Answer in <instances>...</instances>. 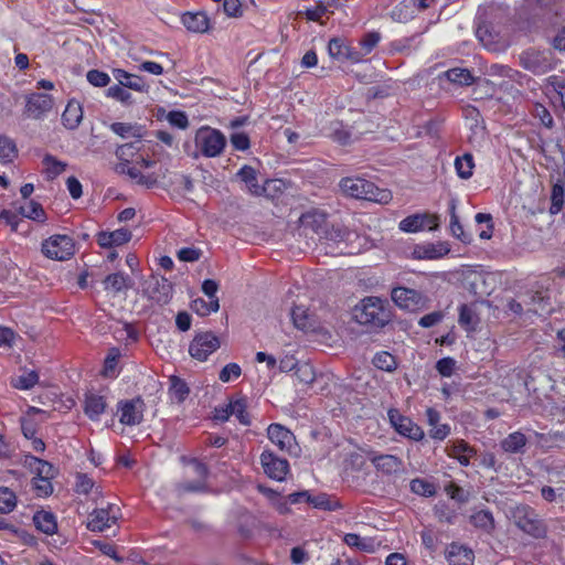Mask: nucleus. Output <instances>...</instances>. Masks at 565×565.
Returning <instances> with one entry per match:
<instances>
[{"instance_id":"obj_43","label":"nucleus","mask_w":565,"mask_h":565,"mask_svg":"<svg viewBox=\"0 0 565 565\" xmlns=\"http://www.w3.org/2000/svg\"><path fill=\"white\" fill-rule=\"evenodd\" d=\"M169 393L173 401L182 403L188 397L190 390L183 380L179 379L178 376H171Z\"/></svg>"},{"instance_id":"obj_56","label":"nucleus","mask_w":565,"mask_h":565,"mask_svg":"<svg viewBox=\"0 0 565 565\" xmlns=\"http://www.w3.org/2000/svg\"><path fill=\"white\" fill-rule=\"evenodd\" d=\"M290 315L296 328L305 330L309 327L308 311L303 306L295 305Z\"/></svg>"},{"instance_id":"obj_36","label":"nucleus","mask_w":565,"mask_h":565,"mask_svg":"<svg viewBox=\"0 0 565 565\" xmlns=\"http://www.w3.org/2000/svg\"><path fill=\"white\" fill-rule=\"evenodd\" d=\"M19 211L21 215L34 222L45 223L47 220L43 206L33 200L20 206Z\"/></svg>"},{"instance_id":"obj_59","label":"nucleus","mask_w":565,"mask_h":565,"mask_svg":"<svg viewBox=\"0 0 565 565\" xmlns=\"http://www.w3.org/2000/svg\"><path fill=\"white\" fill-rule=\"evenodd\" d=\"M241 374L242 369L237 363H228L221 370L218 379L221 382L227 383L238 379Z\"/></svg>"},{"instance_id":"obj_33","label":"nucleus","mask_w":565,"mask_h":565,"mask_svg":"<svg viewBox=\"0 0 565 565\" xmlns=\"http://www.w3.org/2000/svg\"><path fill=\"white\" fill-rule=\"evenodd\" d=\"M43 173L46 179L54 180L66 170V162L56 159L52 154H45L42 160Z\"/></svg>"},{"instance_id":"obj_46","label":"nucleus","mask_w":565,"mask_h":565,"mask_svg":"<svg viewBox=\"0 0 565 565\" xmlns=\"http://www.w3.org/2000/svg\"><path fill=\"white\" fill-rule=\"evenodd\" d=\"M39 382V374L35 371L23 372L21 375L12 380L13 387L22 391L33 388Z\"/></svg>"},{"instance_id":"obj_27","label":"nucleus","mask_w":565,"mask_h":565,"mask_svg":"<svg viewBox=\"0 0 565 565\" xmlns=\"http://www.w3.org/2000/svg\"><path fill=\"white\" fill-rule=\"evenodd\" d=\"M447 455L458 460V462L467 467L470 459L476 455V450L470 447L465 440H456L447 447Z\"/></svg>"},{"instance_id":"obj_61","label":"nucleus","mask_w":565,"mask_h":565,"mask_svg":"<svg viewBox=\"0 0 565 565\" xmlns=\"http://www.w3.org/2000/svg\"><path fill=\"white\" fill-rule=\"evenodd\" d=\"M119 352L113 349L105 359L104 363V375L107 377H115L117 375L116 367L118 363Z\"/></svg>"},{"instance_id":"obj_57","label":"nucleus","mask_w":565,"mask_h":565,"mask_svg":"<svg viewBox=\"0 0 565 565\" xmlns=\"http://www.w3.org/2000/svg\"><path fill=\"white\" fill-rule=\"evenodd\" d=\"M53 479L33 478L32 486L35 494L41 498H46L53 493Z\"/></svg>"},{"instance_id":"obj_19","label":"nucleus","mask_w":565,"mask_h":565,"mask_svg":"<svg viewBox=\"0 0 565 565\" xmlns=\"http://www.w3.org/2000/svg\"><path fill=\"white\" fill-rule=\"evenodd\" d=\"M145 291L153 301L158 303H167L172 295V285L166 278L152 277L147 281Z\"/></svg>"},{"instance_id":"obj_18","label":"nucleus","mask_w":565,"mask_h":565,"mask_svg":"<svg viewBox=\"0 0 565 565\" xmlns=\"http://www.w3.org/2000/svg\"><path fill=\"white\" fill-rule=\"evenodd\" d=\"M371 463L376 468L377 471L385 475H396L403 470V461L401 458L393 455H379L374 451L367 455Z\"/></svg>"},{"instance_id":"obj_3","label":"nucleus","mask_w":565,"mask_h":565,"mask_svg":"<svg viewBox=\"0 0 565 565\" xmlns=\"http://www.w3.org/2000/svg\"><path fill=\"white\" fill-rule=\"evenodd\" d=\"M194 145L201 156L215 158L224 151L226 138L220 130L210 126H202L195 132Z\"/></svg>"},{"instance_id":"obj_55","label":"nucleus","mask_w":565,"mask_h":565,"mask_svg":"<svg viewBox=\"0 0 565 565\" xmlns=\"http://www.w3.org/2000/svg\"><path fill=\"white\" fill-rule=\"evenodd\" d=\"M475 526L490 531L494 527V519L488 510H480L471 516Z\"/></svg>"},{"instance_id":"obj_63","label":"nucleus","mask_w":565,"mask_h":565,"mask_svg":"<svg viewBox=\"0 0 565 565\" xmlns=\"http://www.w3.org/2000/svg\"><path fill=\"white\" fill-rule=\"evenodd\" d=\"M230 141L235 150L246 151L250 147L249 137L245 132H234Z\"/></svg>"},{"instance_id":"obj_45","label":"nucleus","mask_w":565,"mask_h":565,"mask_svg":"<svg viewBox=\"0 0 565 565\" xmlns=\"http://www.w3.org/2000/svg\"><path fill=\"white\" fill-rule=\"evenodd\" d=\"M247 404L245 398H237L230 402V413L235 416L237 420L245 426L250 424V417L247 413Z\"/></svg>"},{"instance_id":"obj_25","label":"nucleus","mask_w":565,"mask_h":565,"mask_svg":"<svg viewBox=\"0 0 565 565\" xmlns=\"http://www.w3.org/2000/svg\"><path fill=\"white\" fill-rule=\"evenodd\" d=\"M447 557L452 565H473L475 554L471 548L451 543L447 548Z\"/></svg>"},{"instance_id":"obj_28","label":"nucleus","mask_w":565,"mask_h":565,"mask_svg":"<svg viewBox=\"0 0 565 565\" xmlns=\"http://www.w3.org/2000/svg\"><path fill=\"white\" fill-rule=\"evenodd\" d=\"M328 52L332 58L339 61H359L353 50L340 38H333L329 41Z\"/></svg>"},{"instance_id":"obj_47","label":"nucleus","mask_w":565,"mask_h":565,"mask_svg":"<svg viewBox=\"0 0 565 565\" xmlns=\"http://www.w3.org/2000/svg\"><path fill=\"white\" fill-rule=\"evenodd\" d=\"M308 502L316 509L327 511H334L340 507V504L335 500H333L330 495L326 493H320L318 495H311L309 493Z\"/></svg>"},{"instance_id":"obj_5","label":"nucleus","mask_w":565,"mask_h":565,"mask_svg":"<svg viewBox=\"0 0 565 565\" xmlns=\"http://www.w3.org/2000/svg\"><path fill=\"white\" fill-rule=\"evenodd\" d=\"M52 95L46 93H31L25 96L24 114L26 117L41 120L54 108Z\"/></svg>"},{"instance_id":"obj_20","label":"nucleus","mask_w":565,"mask_h":565,"mask_svg":"<svg viewBox=\"0 0 565 565\" xmlns=\"http://www.w3.org/2000/svg\"><path fill=\"white\" fill-rule=\"evenodd\" d=\"M116 170L127 174L137 184L147 189L153 188L158 182V177L154 173L145 174L140 171L139 167L131 166L130 163H119Z\"/></svg>"},{"instance_id":"obj_17","label":"nucleus","mask_w":565,"mask_h":565,"mask_svg":"<svg viewBox=\"0 0 565 565\" xmlns=\"http://www.w3.org/2000/svg\"><path fill=\"white\" fill-rule=\"evenodd\" d=\"M391 297L396 306L411 311L419 309L425 303V297L422 292L405 287L394 288Z\"/></svg>"},{"instance_id":"obj_7","label":"nucleus","mask_w":565,"mask_h":565,"mask_svg":"<svg viewBox=\"0 0 565 565\" xmlns=\"http://www.w3.org/2000/svg\"><path fill=\"white\" fill-rule=\"evenodd\" d=\"M522 66L535 75H543L554 68L553 56L550 52L526 51L521 55Z\"/></svg>"},{"instance_id":"obj_31","label":"nucleus","mask_w":565,"mask_h":565,"mask_svg":"<svg viewBox=\"0 0 565 565\" xmlns=\"http://www.w3.org/2000/svg\"><path fill=\"white\" fill-rule=\"evenodd\" d=\"M544 93L550 96L554 92L559 100L562 109L565 111V78L551 75L544 81Z\"/></svg>"},{"instance_id":"obj_52","label":"nucleus","mask_w":565,"mask_h":565,"mask_svg":"<svg viewBox=\"0 0 565 565\" xmlns=\"http://www.w3.org/2000/svg\"><path fill=\"white\" fill-rule=\"evenodd\" d=\"M220 308L218 299H212L205 301L203 299H195L192 302V309L201 317L209 316L212 312H216Z\"/></svg>"},{"instance_id":"obj_49","label":"nucleus","mask_w":565,"mask_h":565,"mask_svg":"<svg viewBox=\"0 0 565 565\" xmlns=\"http://www.w3.org/2000/svg\"><path fill=\"white\" fill-rule=\"evenodd\" d=\"M323 234L327 241L338 245L345 243V241H348L353 235V233L339 225L323 230Z\"/></svg>"},{"instance_id":"obj_12","label":"nucleus","mask_w":565,"mask_h":565,"mask_svg":"<svg viewBox=\"0 0 565 565\" xmlns=\"http://www.w3.org/2000/svg\"><path fill=\"white\" fill-rule=\"evenodd\" d=\"M269 440L276 445L281 451L296 455L298 445L295 435L280 424H270L267 428Z\"/></svg>"},{"instance_id":"obj_37","label":"nucleus","mask_w":565,"mask_h":565,"mask_svg":"<svg viewBox=\"0 0 565 565\" xmlns=\"http://www.w3.org/2000/svg\"><path fill=\"white\" fill-rule=\"evenodd\" d=\"M30 467L35 473L34 478L54 479L56 476V469L52 463L36 457L30 458Z\"/></svg>"},{"instance_id":"obj_60","label":"nucleus","mask_w":565,"mask_h":565,"mask_svg":"<svg viewBox=\"0 0 565 565\" xmlns=\"http://www.w3.org/2000/svg\"><path fill=\"white\" fill-rule=\"evenodd\" d=\"M86 78L89 84L95 87H105L109 84L110 77L107 73L99 70H90L87 72Z\"/></svg>"},{"instance_id":"obj_13","label":"nucleus","mask_w":565,"mask_h":565,"mask_svg":"<svg viewBox=\"0 0 565 565\" xmlns=\"http://www.w3.org/2000/svg\"><path fill=\"white\" fill-rule=\"evenodd\" d=\"M514 518L518 527L523 532L534 537H540L544 534L542 522L537 519L532 508L527 505L518 508Z\"/></svg>"},{"instance_id":"obj_50","label":"nucleus","mask_w":565,"mask_h":565,"mask_svg":"<svg viewBox=\"0 0 565 565\" xmlns=\"http://www.w3.org/2000/svg\"><path fill=\"white\" fill-rule=\"evenodd\" d=\"M344 542L347 545L351 547H355L363 552H373L374 551V544L371 540L361 537L360 535L355 533H348L344 536Z\"/></svg>"},{"instance_id":"obj_41","label":"nucleus","mask_w":565,"mask_h":565,"mask_svg":"<svg viewBox=\"0 0 565 565\" xmlns=\"http://www.w3.org/2000/svg\"><path fill=\"white\" fill-rule=\"evenodd\" d=\"M456 200L452 199L449 203V213H450V232L451 234L460 239L463 243H469L470 237L465 233L461 223L459 222V217L456 214Z\"/></svg>"},{"instance_id":"obj_15","label":"nucleus","mask_w":565,"mask_h":565,"mask_svg":"<svg viewBox=\"0 0 565 565\" xmlns=\"http://www.w3.org/2000/svg\"><path fill=\"white\" fill-rule=\"evenodd\" d=\"M561 0H526L524 11L529 18L541 20L543 23L550 21L552 15L558 14Z\"/></svg>"},{"instance_id":"obj_4","label":"nucleus","mask_w":565,"mask_h":565,"mask_svg":"<svg viewBox=\"0 0 565 565\" xmlns=\"http://www.w3.org/2000/svg\"><path fill=\"white\" fill-rule=\"evenodd\" d=\"M41 253L49 259L65 262L75 255L76 243L66 234H54L41 243Z\"/></svg>"},{"instance_id":"obj_29","label":"nucleus","mask_w":565,"mask_h":565,"mask_svg":"<svg viewBox=\"0 0 565 565\" xmlns=\"http://www.w3.org/2000/svg\"><path fill=\"white\" fill-rule=\"evenodd\" d=\"M236 175L246 184L252 194L262 195L265 192V188L258 184L257 172L253 167L243 166Z\"/></svg>"},{"instance_id":"obj_26","label":"nucleus","mask_w":565,"mask_h":565,"mask_svg":"<svg viewBox=\"0 0 565 565\" xmlns=\"http://www.w3.org/2000/svg\"><path fill=\"white\" fill-rule=\"evenodd\" d=\"M115 79L125 88H130L136 92H147L148 85L145 79L135 74H130L124 70L116 68L113 71Z\"/></svg>"},{"instance_id":"obj_39","label":"nucleus","mask_w":565,"mask_h":565,"mask_svg":"<svg viewBox=\"0 0 565 565\" xmlns=\"http://www.w3.org/2000/svg\"><path fill=\"white\" fill-rule=\"evenodd\" d=\"M479 323V318L472 307L468 305L460 306L459 324L468 332L475 331Z\"/></svg>"},{"instance_id":"obj_10","label":"nucleus","mask_w":565,"mask_h":565,"mask_svg":"<svg viewBox=\"0 0 565 565\" xmlns=\"http://www.w3.org/2000/svg\"><path fill=\"white\" fill-rule=\"evenodd\" d=\"M438 216L427 212L415 213L403 218L398 228L404 233H417L424 230L435 231L438 227Z\"/></svg>"},{"instance_id":"obj_2","label":"nucleus","mask_w":565,"mask_h":565,"mask_svg":"<svg viewBox=\"0 0 565 565\" xmlns=\"http://www.w3.org/2000/svg\"><path fill=\"white\" fill-rule=\"evenodd\" d=\"M340 186L347 195L359 200L387 204L393 199L390 190L380 189L373 182L362 178H343L340 181Z\"/></svg>"},{"instance_id":"obj_54","label":"nucleus","mask_w":565,"mask_h":565,"mask_svg":"<svg viewBox=\"0 0 565 565\" xmlns=\"http://www.w3.org/2000/svg\"><path fill=\"white\" fill-rule=\"evenodd\" d=\"M17 156L15 143L12 139L0 136V162H10Z\"/></svg>"},{"instance_id":"obj_14","label":"nucleus","mask_w":565,"mask_h":565,"mask_svg":"<svg viewBox=\"0 0 565 565\" xmlns=\"http://www.w3.org/2000/svg\"><path fill=\"white\" fill-rule=\"evenodd\" d=\"M145 403L140 397L118 403L119 422L127 426H136L142 422Z\"/></svg>"},{"instance_id":"obj_62","label":"nucleus","mask_w":565,"mask_h":565,"mask_svg":"<svg viewBox=\"0 0 565 565\" xmlns=\"http://www.w3.org/2000/svg\"><path fill=\"white\" fill-rule=\"evenodd\" d=\"M107 96L119 100L122 104L131 103V94L127 92L120 84L110 86L107 89Z\"/></svg>"},{"instance_id":"obj_53","label":"nucleus","mask_w":565,"mask_h":565,"mask_svg":"<svg viewBox=\"0 0 565 565\" xmlns=\"http://www.w3.org/2000/svg\"><path fill=\"white\" fill-rule=\"evenodd\" d=\"M564 198H565V189H564L563 184L555 183L552 188V193H551V207H550L551 214H557L561 212V210L564 205Z\"/></svg>"},{"instance_id":"obj_21","label":"nucleus","mask_w":565,"mask_h":565,"mask_svg":"<svg viewBox=\"0 0 565 565\" xmlns=\"http://www.w3.org/2000/svg\"><path fill=\"white\" fill-rule=\"evenodd\" d=\"M107 403L104 396L95 393H86L84 399V413L93 422H98L105 413Z\"/></svg>"},{"instance_id":"obj_11","label":"nucleus","mask_w":565,"mask_h":565,"mask_svg":"<svg viewBox=\"0 0 565 565\" xmlns=\"http://www.w3.org/2000/svg\"><path fill=\"white\" fill-rule=\"evenodd\" d=\"M387 415L390 418V423L399 435L415 441H419L424 438V430L411 418L403 416L396 409H390Z\"/></svg>"},{"instance_id":"obj_64","label":"nucleus","mask_w":565,"mask_h":565,"mask_svg":"<svg viewBox=\"0 0 565 565\" xmlns=\"http://www.w3.org/2000/svg\"><path fill=\"white\" fill-rule=\"evenodd\" d=\"M168 122L177 128L185 129L189 126V119L185 113L173 110L167 116Z\"/></svg>"},{"instance_id":"obj_35","label":"nucleus","mask_w":565,"mask_h":565,"mask_svg":"<svg viewBox=\"0 0 565 565\" xmlns=\"http://www.w3.org/2000/svg\"><path fill=\"white\" fill-rule=\"evenodd\" d=\"M455 169L460 179L468 180L473 174L475 160L471 153H463L455 159Z\"/></svg>"},{"instance_id":"obj_16","label":"nucleus","mask_w":565,"mask_h":565,"mask_svg":"<svg viewBox=\"0 0 565 565\" xmlns=\"http://www.w3.org/2000/svg\"><path fill=\"white\" fill-rule=\"evenodd\" d=\"M524 305L526 311L540 316H545L552 312L551 298L547 290L543 286H537L524 296Z\"/></svg>"},{"instance_id":"obj_22","label":"nucleus","mask_w":565,"mask_h":565,"mask_svg":"<svg viewBox=\"0 0 565 565\" xmlns=\"http://www.w3.org/2000/svg\"><path fill=\"white\" fill-rule=\"evenodd\" d=\"M131 239V232L127 228H118L113 232H100L97 234V243L103 248H111L128 243Z\"/></svg>"},{"instance_id":"obj_9","label":"nucleus","mask_w":565,"mask_h":565,"mask_svg":"<svg viewBox=\"0 0 565 565\" xmlns=\"http://www.w3.org/2000/svg\"><path fill=\"white\" fill-rule=\"evenodd\" d=\"M260 465L265 475L276 481H284L289 472V462L275 455L271 450H264L260 455Z\"/></svg>"},{"instance_id":"obj_51","label":"nucleus","mask_w":565,"mask_h":565,"mask_svg":"<svg viewBox=\"0 0 565 565\" xmlns=\"http://www.w3.org/2000/svg\"><path fill=\"white\" fill-rule=\"evenodd\" d=\"M139 143L140 140H137L135 142L121 145L116 149V157L120 160V163H130V159H132L140 150Z\"/></svg>"},{"instance_id":"obj_58","label":"nucleus","mask_w":565,"mask_h":565,"mask_svg":"<svg viewBox=\"0 0 565 565\" xmlns=\"http://www.w3.org/2000/svg\"><path fill=\"white\" fill-rule=\"evenodd\" d=\"M532 114L536 119L540 120V122L544 127H546V128L553 127V125H554L553 117H552L550 110L544 105L539 104V103L534 104Z\"/></svg>"},{"instance_id":"obj_32","label":"nucleus","mask_w":565,"mask_h":565,"mask_svg":"<svg viewBox=\"0 0 565 565\" xmlns=\"http://www.w3.org/2000/svg\"><path fill=\"white\" fill-rule=\"evenodd\" d=\"M104 286L106 290L121 292L131 288L132 281L128 275L119 271L108 275L104 280Z\"/></svg>"},{"instance_id":"obj_42","label":"nucleus","mask_w":565,"mask_h":565,"mask_svg":"<svg viewBox=\"0 0 565 565\" xmlns=\"http://www.w3.org/2000/svg\"><path fill=\"white\" fill-rule=\"evenodd\" d=\"M18 504V497L9 487H0V514L11 513Z\"/></svg>"},{"instance_id":"obj_48","label":"nucleus","mask_w":565,"mask_h":565,"mask_svg":"<svg viewBox=\"0 0 565 565\" xmlns=\"http://www.w3.org/2000/svg\"><path fill=\"white\" fill-rule=\"evenodd\" d=\"M445 76L449 82L459 85H471L473 83V76L467 68H450L445 72Z\"/></svg>"},{"instance_id":"obj_6","label":"nucleus","mask_w":565,"mask_h":565,"mask_svg":"<svg viewBox=\"0 0 565 565\" xmlns=\"http://www.w3.org/2000/svg\"><path fill=\"white\" fill-rule=\"evenodd\" d=\"M220 348L218 338L212 332H202L194 337L189 347L190 355L198 361H206L207 358Z\"/></svg>"},{"instance_id":"obj_38","label":"nucleus","mask_w":565,"mask_h":565,"mask_svg":"<svg viewBox=\"0 0 565 565\" xmlns=\"http://www.w3.org/2000/svg\"><path fill=\"white\" fill-rule=\"evenodd\" d=\"M526 441L527 439L524 434L514 431L508 435L501 441V448L507 452L516 454L523 449V447L526 445Z\"/></svg>"},{"instance_id":"obj_23","label":"nucleus","mask_w":565,"mask_h":565,"mask_svg":"<svg viewBox=\"0 0 565 565\" xmlns=\"http://www.w3.org/2000/svg\"><path fill=\"white\" fill-rule=\"evenodd\" d=\"M185 29L194 33H204L210 29V19L204 12H185L181 17Z\"/></svg>"},{"instance_id":"obj_30","label":"nucleus","mask_w":565,"mask_h":565,"mask_svg":"<svg viewBox=\"0 0 565 565\" xmlns=\"http://www.w3.org/2000/svg\"><path fill=\"white\" fill-rule=\"evenodd\" d=\"M33 522L35 527L46 535H53L57 531L56 518L52 512L38 511L33 515Z\"/></svg>"},{"instance_id":"obj_24","label":"nucleus","mask_w":565,"mask_h":565,"mask_svg":"<svg viewBox=\"0 0 565 565\" xmlns=\"http://www.w3.org/2000/svg\"><path fill=\"white\" fill-rule=\"evenodd\" d=\"M83 107L76 99H70L62 114V124L66 129H76L83 120Z\"/></svg>"},{"instance_id":"obj_1","label":"nucleus","mask_w":565,"mask_h":565,"mask_svg":"<svg viewBox=\"0 0 565 565\" xmlns=\"http://www.w3.org/2000/svg\"><path fill=\"white\" fill-rule=\"evenodd\" d=\"M353 317L360 324L384 327L391 320V311L386 300L370 296L354 307Z\"/></svg>"},{"instance_id":"obj_34","label":"nucleus","mask_w":565,"mask_h":565,"mask_svg":"<svg viewBox=\"0 0 565 565\" xmlns=\"http://www.w3.org/2000/svg\"><path fill=\"white\" fill-rule=\"evenodd\" d=\"M372 364L381 371L392 373L394 372L397 366L398 362L397 359L387 351H380L376 352L372 359Z\"/></svg>"},{"instance_id":"obj_8","label":"nucleus","mask_w":565,"mask_h":565,"mask_svg":"<svg viewBox=\"0 0 565 565\" xmlns=\"http://www.w3.org/2000/svg\"><path fill=\"white\" fill-rule=\"evenodd\" d=\"M119 516V508L108 504L107 508H99L89 513L87 529L93 532H103L116 523Z\"/></svg>"},{"instance_id":"obj_44","label":"nucleus","mask_w":565,"mask_h":565,"mask_svg":"<svg viewBox=\"0 0 565 565\" xmlns=\"http://www.w3.org/2000/svg\"><path fill=\"white\" fill-rule=\"evenodd\" d=\"M409 489L413 493L426 498L436 494V486L433 482L422 478L413 479L409 483Z\"/></svg>"},{"instance_id":"obj_40","label":"nucleus","mask_w":565,"mask_h":565,"mask_svg":"<svg viewBox=\"0 0 565 565\" xmlns=\"http://www.w3.org/2000/svg\"><path fill=\"white\" fill-rule=\"evenodd\" d=\"M110 129L121 138H136L137 140H140L142 137V128L138 125L114 122L110 125Z\"/></svg>"}]
</instances>
